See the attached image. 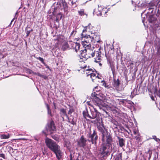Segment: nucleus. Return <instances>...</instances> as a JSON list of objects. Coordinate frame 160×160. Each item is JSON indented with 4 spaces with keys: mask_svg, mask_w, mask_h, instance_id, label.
I'll return each instance as SVG.
<instances>
[{
    "mask_svg": "<svg viewBox=\"0 0 160 160\" xmlns=\"http://www.w3.org/2000/svg\"><path fill=\"white\" fill-rule=\"evenodd\" d=\"M14 20V19H13L11 21V23H12V22Z\"/></svg>",
    "mask_w": 160,
    "mask_h": 160,
    "instance_id": "nucleus-43",
    "label": "nucleus"
},
{
    "mask_svg": "<svg viewBox=\"0 0 160 160\" xmlns=\"http://www.w3.org/2000/svg\"><path fill=\"white\" fill-rule=\"evenodd\" d=\"M62 4L63 7L64 8H67V4L66 2H65V1L64 0H62Z\"/></svg>",
    "mask_w": 160,
    "mask_h": 160,
    "instance_id": "nucleus-29",
    "label": "nucleus"
},
{
    "mask_svg": "<svg viewBox=\"0 0 160 160\" xmlns=\"http://www.w3.org/2000/svg\"><path fill=\"white\" fill-rule=\"evenodd\" d=\"M121 155L120 154L116 156V157L115 158V160H120V159H121Z\"/></svg>",
    "mask_w": 160,
    "mask_h": 160,
    "instance_id": "nucleus-27",
    "label": "nucleus"
},
{
    "mask_svg": "<svg viewBox=\"0 0 160 160\" xmlns=\"http://www.w3.org/2000/svg\"><path fill=\"white\" fill-rule=\"evenodd\" d=\"M97 87H96L93 89L94 93L93 94L94 98L97 99H100L104 100L105 99L104 96L102 93H99L98 92L97 90Z\"/></svg>",
    "mask_w": 160,
    "mask_h": 160,
    "instance_id": "nucleus-8",
    "label": "nucleus"
},
{
    "mask_svg": "<svg viewBox=\"0 0 160 160\" xmlns=\"http://www.w3.org/2000/svg\"><path fill=\"white\" fill-rule=\"evenodd\" d=\"M37 59H38L42 63H44V60H43V59L42 58L39 57L38 58H37Z\"/></svg>",
    "mask_w": 160,
    "mask_h": 160,
    "instance_id": "nucleus-31",
    "label": "nucleus"
},
{
    "mask_svg": "<svg viewBox=\"0 0 160 160\" xmlns=\"http://www.w3.org/2000/svg\"><path fill=\"white\" fill-rule=\"evenodd\" d=\"M152 3L155 7L158 8L157 13L156 15H152L149 16L148 18L149 22L152 24H157L158 23L157 17L160 18V0H153Z\"/></svg>",
    "mask_w": 160,
    "mask_h": 160,
    "instance_id": "nucleus-2",
    "label": "nucleus"
},
{
    "mask_svg": "<svg viewBox=\"0 0 160 160\" xmlns=\"http://www.w3.org/2000/svg\"><path fill=\"white\" fill-rule=\"evenodd\" d=\"M87 140L83 136H82L79 139L78 141V145L80 147L84 148L86 145Z\"/></svg>",
    "mask_w": 160,
    "mask_h": 160,
    "instance_id": "nucleus-9",
    "label": "nucleus"
},
{
    "mask_svg": "<svg viewBox=\"0 0 160 160\" xmlns=\"http://www.w3.org/2000/svg\"><path fill=\"white\" fill-rule=\"evenodd\" d=\"M75 32L74 30H73L71 33L70 36H72L73 35V34H75Z\"/></svg>",
    "mask_w": 160,
    "mask_h": 160,
    "instance_id": "nucleus-34",
    "label": "nucleus"
},
{
    "mask_svg": "<svg viewBox=\"0 0 160 160\" xmlns=\"http://www.w3.org/2000/svg\"><path fill=\"white\" fill-rule=\"evenodd\" d=\"M71 123L72 124H73V125H74V124H75V122H74V121H73L72 120V121H71Z\"/></svg>",
    "mask_w": 160,
    "mask_h": 160,
    "instance_id": "nucleus-35",
    "label": "nucleus"
},
{
    "mask_svg": "<svg viewBox=\"0 0 160 160\" xmlns=\"http://www.w3.org/2000/svg\"><path fill=\"white\" fill-rule=\"evenodd\" d=\"M98 113L97 111L95 109L94 111L90 110L89 118L92 119H94L97 118Z\"/></svg>",
    "mask_w": 160,
    "mask_h": 160,
    "instance_id": "nucleus-15",
    "label": "nucleus"
},
{
    "mask_svg": "<svg viewBox=\"0 0 160 160\" xmlns=\"http://www.w3.org/2000/svg\"><path fill=\"white\" fill-rule=\"evenodd\" d=\"M82 37H84L85 39L82 42V44L84 47V48L82 49H81L80 55L81 57L86 59L88 58V56H87L86 52L90 47L91 42H94V40L95 37L92 35V34L91 36L86 35L85 36H83V34H82Z\"/></svg>",
    "mask_w": 160,
    "mask_h": 160,
    "instance_id": "nucleus-1",
    "label": "nucleus"
},
{
    "mask_svg": "<svg viewBox=\"0 0 160 160\" xmlns=\"http://www.w3.org/2000/svg\"><path fill=\"white\" fill-rule=\"evenodd\" d=\"M69 46L70 48L74 49L76 52H80V54H79L81 55L80 53L81 52H80L81 50H80V46L79 43L75 42H69ZM80 58L82 59L84 58H82L80 56Z\"/></svg>",
    "mask_w": 160,
    "mask_h": 160,
    "instance_id": "nucleus-7",
    "label": "nucleus"
},
{
    "mask_svg": "<svg viewBox=\"0 0 160 160\" xmlns=\"http://www.w3.org/2000/svg\"><path fill=\"white\" fill-rule=\"evenodd\" d=\"M98 128L99 131L102 133V136L108 132L103 124L98 126Z\"/></svg>",
    "mask_w": 160,
    "mask_h": 160,
    "instance_id": "nucleus-16",
    "label": "nucleus"
},
{
    "mask_svg": "<svg viewBox=\"0 0 160 160\" xmlns=\"http://www.w3.org/2000/svg\"><path fill=\"white\" fill-rule=\"evenodd\" d=\"M10 135L9 134L5 135L4 134L1 135L0 137L1 139H6L9 138Z\"/></svg>",
    "mask_w": 160,
    "mask_h": 160,
    "instance_id": "nucleus-21",
    "label": "nucleus"
},
{
    "mask_svg": "<svg viewBox=\"0 0 160 160\" xmlns=\"http://www.w3.org/2000/svg\"><path fill=\"white\" fill-rule=\"evenodd\" d=\"M107 148V147L106 145H103L100 148V151L102 154H105L107 155L108 152L106 151V150Z\"/></svg>",
    "mask_w": 160,
    "mask_h": 160,
    "instance_id": "nucleus-18",
    "label": "nucleus"
},
{
    "mask_svg": "<svg viewBox=\"0 0 160 160\" xmlns=\"http://www.w3.org/2000/svg\"><path fill=\"white\" fill-rule=\"evenodd\" d=\"M0 157L3 158L4 159L5 158V155L3 153L0 154Z\"/></svg>",
    "mask_w": 160,
    "mask_h": 160,
    "instance_id": "nucleus-33",
    "label": "nucleus"
},
{
    "mask_svg": "<svg viewBox=\"0 0 160 160\" xmlns=\"http://www.w3.org/2000/svg\"><path fill=\"white\" fill-rule=\"evenodd\" d=\"M89 137L91 138L92 144H95L98 137L95 130H93V133L90 135Z\"/></svg>",
    "mask_w": 160,
    "mask_h": 160,
    "instance_id": "nucleus-13",
    "label": "nucleus"
},
{
    "mask_svg": "<svg viewBox=\"0 0 160 160\" xmlns=\"http://www.w3.org/2000/svg\"><path fill=\"white\" fill-rule=\"evenodd\" d=\"M86 68V66H85V67H84V68Z\"/></svg>",
    "mask_w": 160,
    "mask_h": 160,
    "instance_id": "nucleus-45",
    "label": "nucleus"
},
{
    "mask_svg": "<svg viewBox=\"0 0 160 160\" xmlns=\"http://www.w3.org/2000/svg\"><path fill=\"white\" fill-rule=\"evenodd\" d=\"M28 70L29 71V73L30 74H32V73H33V71L32 70H30V69H29Z\"/></svg>",
    "mask_w": 160,
    "mask_h": 160,
    "instance_id": "nucleus-37",
    "label": "nucleus"
},
{
    "mask_svg": "<svg viewBox=\"0 0 160 160\" xmlns=\"http://www.w3.org/2000/svg\"><path fill=\"white\" fill-rule=\"evenodd\" d=\"M88 52H91V53H90V55H88L87 54V56H88V58H93V57H94V61L96 62H99L101 61V52L100 51V49L99 48L98 49V51H94L93 52L92 51L89 49L88 50Z\"/></svg>",
    "mask_w": 160,
    "mask_h": 160,
    "instance_id": "nucleus-3",
    "label": "nucleus"
},
{
    "mask_svg": "<svg viewBox=\"0 0 160 160\" xmlns=\"http://www.w3.org/2000/svg\"><path fill=\"white\" fill-rule=\"evenodd\" d=\"M2 146V145L1 144H0V147H1Z\"/></svg>",
    "mask_w": 160,
    "mask_h": 160,
    "instance_id": "nucleus-44",
    "label": "nucleus"
},
{
    "mask_svg": "<svg viewBox=\"0 0 160 160\" xmlns=\"http://www.w3.org/2000/svg\"><path fill=\"white\" fill-rule=\"evenodd\" d=\"M55 154L58 160H60L62 156V153L60 150V147L53 151Z\"/></svg>",
    "mask_w": 160,
    "mask_h": 160,
    "instance_id": "nucleus-14",
    "label": "nucleus"
},
{
    "mask_svg": "<svg viewBox=\"0 0 160 160\" xmlns=\"http://www.w3.org/2000/svg\"><path fill=\"white\" fill-rule=\"evenodd\" d=\"M106 139L107 143H110L112 141V137L109 133L108 132L102 136V140L104 141Z\"/></svg>",
    "mask_w": 160,
    "mask_h": 160,
    "instance_id": "nucleus-11",
    "label": "nucleus"
},
{
    "mask_svg": "<svg viewBox=\"0 0 160 160\" xmlns=\"http://www.w3.org/2000/svg\"><path fill=\"white\" fill-rule=\"evenodd\" d=\"M37 75L43 78H44V79H46L47 78V77L44 76L43 75L39 73H37Z\"/></svg>",
    "mask_w": 160,
    "mask_h": 160,
    "instance_id": "nucleus-28",
    "label": "nucleus"
},
{
    "mask_svg": "<svg viewBox=\"0 0 160 160\" xmlns=\"http://www.w3.org/2000/svg\"><path fill=\"white\" fill-rule=\"evenodd\" d=\"M84 72L87 75V77H90L93 82H94V80L95 79L99 78L97 75L96 72L91 69H85Z\"/></svg>",
    "mask_w": 160,
    "mask_h": 160,
    "instance_id": "nucleus-5",
    "label": "nucleus"
},
{
    "mask_svg": "<svg viewBox=\"0 0 160 160\" xmlns=\"http://www.w3.org/2000/svg\"><path fill=\"white\" fill-rule=\"evenodd\" d=\"M93 102L95 105L97 106L100 108L101 107H103L105 105L103 100L94 98Z\"/></svg>",
    "mask_w": 160,
    "mask_h": 160,
    "instance_id": "nucleus-10",
    "label": "nucleus"
},
{
    "mask_svg": "<svg viewBox=\"0 0 160 160\" xmlns=\"http://www.w3.org/2000/svg\"><path fill=\"white\" fill-rule=\"evenodd\" d=\"M120 85L119 81L118 79L117 80H114L113 85L116 88H118L119 87Z\"/></svg>",
    "mask_w": 160,
    "mask_h": 160,
    "instance_id": "nucleus-19",
    "label": "nucleus"
},
{
    "mask_svg": "<svg viewBox=\"0 0 160 160\" xmlns=\"http://www.w3.org/2000/svg\"><path fill=\"white\" fill-rule=\"evenodd\" d=\"M134 134H136V131H134Z\"/></svg>",
    "mask_w": 160,
    "mask_h": 160,
    "instance_id": "nucleus-42",
    "label": "nucleus"
},
{
    "mask_svg": "<svg viewBox=\"0 0 160 160\" xmlns=\"http://www.w3.org/2000/svg\"><path fill=\"white\" fill-rule=\"evenodd\" d=\"M33 73H34V74H35L36 75H37V73L36 72H35V73L33 72Z\"/></svg>",
    "mask_w": 160,
    "mask_h": 160,
    "instance_id": "nucleus-41",
    "label": "nucleus"
},
{
    "mask_svg": "<svg viewBox=\"0 0 160 160\" xmlns=\"http://www.w3.org/2000/svg\"><path fill=\"white\" fill-rule=\"evenodd\" d=\"M118 139V140L119 146L120 147H122L125 146V140L122 138H121L119 137H117Z\"/></svg>",
    "mask_w": 160,
    "mask_h": 160,
    "instance_id": "nucleus-17",
    "label": "nucleus"
},
{
    "mask_svg": "<svg viewBox=\"0 0 160 160\" xmlns=\"http://www.w3.org/2000/svg\"><path fill=\"white\" fill-rule=\"evenodd\" d=\"M83 114L84 117L86 118H89V113L87 109L84 111L83 112Z\"/></svg>",
    "mask_w": 160,
    "mask_h": 160,
    "instance_id": "nucleus-20",
    "label": "nucleus"
},
{
    "mask_svg": "<svg viewBox=\"0 0 160 160\" xmlns=\"http://www.w3.org/2000/svg\"><path fill=\"white\" fill-rule=\"evenodd\" d=\"M84 11L83 9H81L80 10L78 11V12L80 15L82 16L84 14Z\"/></svg>",
    "mask_w": 160,
    "mask_h": 160,
    "instance_id": "nucleus-25",
    "label": "nucleus"
},
{
    "mask_svg": "<svg viewBox=\"0 0 160 160\" xmlns=\"http://www.w3.org/2000/svg\"><path fill=\"white\" fill-rule=\"evenodd\" d=\"M98 12H97V14L98 16H101L102 14H105L107 11H106L105 10L106 8H104L103 6H99L98 5Z\"/></svg>",
    "mask_w": 160,
    "mask_h": 160,
    "instance_id": "nucleus-12",
    "label": "nucleus"
},
{
    "mask_svg": "<svg viewBox=\"0 0 160 160\" xmlns=\"http://www.w3.org/2000/svg\"><path fill=\"white\" fill-rule=\"evenodd\" d=\"M19 139V140H26V139H25V138H19V139Z\"/></svg>",
    "mask_w": 160,
    "mask_h": 160,
    "instance_id": "nucleus-39",
    "label": "nucleus"
},
{
    "mask_svg": "<svg viewBox=\"0 0 160 160\" xmlns=\"http://www.w3.org/2000/svg\"><path fill=\"white\" fill-rule=\"evenodd\" d=\"M90 140H88V141H89V142H90Z\"/></svg>",
    "mask_w": 160,
    "mask_h": 160,
    "instance_id": "nucleus-46",
    "label": "nucleus"
},
{
    "mask_svg": "<svg viewBox=\"0 0 160 160\" xmlns=\"http://www.w3.org/2000/svg\"><path fill=\"white\" fill-rule=\"evenodd\" d=\"M68 48V44L67 42H64L62 46L63 50H65Z\"/></svg>",
    "mask_w": 160,
    "mask_h": 160,
    "instance_id": "nucleus-23",
    "label": "nucleus"
},
{
    "mask_svg": "<svg viewBox=\"0 0 160 160\" xmlns=\"http://www.w3.org/2000/svg\"><path fill=\"white\" fill-rule=\"evenodd\" d=\"M62 17V14L60 13H59L57 15L56 18V21L58 22L59 20L61 19Z\"/></svg>",
    "mask_w": 160,
    "mask_h": 160,
    "instance_id": "nucleus-24",
    "label": "nucleus"
},
{
    "mask_svg": "<svg viewBox=\"0 0 160 160\" xmlns=\"http://www.w3.org/2000/svg\"><path fill=\"white\" fill-rule=\"evenodd\" d=\"M61 111L63 113H65V111L64 109L61 110Z\"/></svg>",
    "mask_w": 160,
    "mask_h": 160,
    "instance_id": "nucleus-36",
    "label": "nucleus"
},
{
    "mask_svg": "<svg viewBox=\"0 0 160 160\" xmlns=\"http://www.w3.org/2000/svg\"><path fill=\"white\" fill-rule=\"evenodd\" d=\"M154 9V8H148V9L149 10H150L151 9Z\"/></svg>",
    "mask_w": 160,
    "mask_h": 160,
    "instance_id": "nucleus-38",
    "label": "nucleus"
},
{
    "mask_svg": "<svg viewBox=\"0 0 160 160\" xmlns=\"http://www.w3.org/2000/svg\"><path fill=\"white\" fill-rule=\"evenodd\" d=\"M76 2H74L73 1H72L71 2L72 5L74 6L75 7H76L77 5V4L76 3Z\"/></svg>",
    "mask_w": 160,
    "mask_h": 160,
    "instance_id": "nucleus-32",
    "label": "nucleus"
},
{
    "mask_svg": "<svg viewBox=\"0 0 160 160\" xmlns=\"http://www.w3.org/2000/svg\"><path fill=\"white\" fill-rule=\"evenodd\" d=\"M109 63L110 66L111 68V70L112 71V72H113L114 71L115 68V67L114 66V62L112 61H111Z\"/></svg>",
    "mask_w": 160,
    "mask_h": 160,
    "instance_id": "nucleus-22",
    "label": "nucleus"
},
{
    "mask_svg": "<svg viewBox=\"0 0 160 160\" xmlns=\"http://www.w3.org/2000/svg\"><path fill=\"white\" fill-rule=\"evenodd\" d=\"M32 31H33V30L32 29H31L30 30L27 31H26V34H27L26 36H28L29 35L30 33V32H31Z\"/></svg>",
    "mask_w": 160,
    "mask_h": 160,
    "instance_id": "nucleus-30",
    "label": "nucleus"
},
{
    "mask_svg": "<svg viewBox=\"0 0 160 160\" xmlns=\"http://www.w3.org/2000/svg\"><path fill=\"white\" fill-rule=\"evenodd\" d=\"M5 143V142H3L2 144H1V145H4Z\"/></svg>",
    "mask_w": 160,
    "mask_h": 160,
    "instance_id": "nucleus-40",
    "label": "nucleus"
},
{
    "mask_svg": "<svg viewBox=\"0 0 160 160\" xmlns=\"http://www.w3.org/2000/svg\"><path fill=\"white\" fill-rule=\"evenodd\" d=\"M45 142L47 146L52 151L59 146L55 142L47 138L45 139Z\"/></svg>",
    "mask_w": 160,
    "mask_h": 160,
    "instance_id": "nucleus-4",
    "label": "nucleus"
},
{
    "mask_svg": "<svg viewBox=\"0 0 160 160\" xmlns=\"http://www.w3.org/2000/svg\"><path fill=\"white\" fill-rule=\"evenodd\" d=\"M46 129L47 132L44 131H43V132L45 133L46 136L48 134H51L56 131V128L53 121H51L50 123L46 126Z\"/></svg>",
    "mask_w": 160,
    "mask_h": 160,
    "instance_id": "nucleus-6",
    "label": "nucleus"
},
{
    "mask_svg": "<svg viewBox=\"0 0 160 160\" xmlns=\"http://www.w3.org/2000/svg\"><path fill=\"white\" fill-rule=\"evenodd\" d=\"M46 107L47 109H48V114H50V115H51V110L50 109V108L49 107V106L48 105V104H46Z\"/></svg>",
    "mask_w": 160,
    "mask_h": 160,
    "instance_id": "nucleus-26",
    "label": "nucleus"
}]
</instances>
